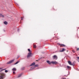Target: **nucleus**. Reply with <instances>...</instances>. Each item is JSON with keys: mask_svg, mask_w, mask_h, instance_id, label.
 <instances>
[{"mask_svg": "<svg viewBox=\"0 0 79 79\" xmlns=\"http://www.w3.org/2000/svg\"><path fill=\"white\" fill-rule=\"evenodd\" d=\"M53 58H54V59H55L56 60H57V59H58V57L56 55H54L53 57Z\"/></svg>", "mask_w": 79, "mask_h": 79, "instance_id": "obj_4", "label": "nucleus"}, {"mask_svg": "<svg viewBox=\"0 0 79 79\" xmlns=\"http://www.w3.org/2000/svg\"><path fill=\"white\" fill-rule=\"evenodd\" d=\"M47 62L49 64H51V63H52V62H50L49 60H47Z\"/></svg>", "mask_w": 79, "mask_h": 79, "instance_id": "obj_5", "label": "nucleus"}, {"mask_svg": "<svg viewBox=\"0 0 79 79\" xmlns=\"http://www.w3.org/2000/svg\"><path fill=\"white\" fill-rule=\"evenodd\" d=\"M79 50V48H77V51H78V50Z\"/></svg>", "mask_w": 79, "mask_h": 79, "instance_id": "obj_26", "label": "nucleus"}, {"mask_svg": "<svg viewBox=\"0 0 79 79\" xmlns=\"http://www.w3.org/2000/svg\"><path fill=\"white\" fill-rule=\"evenodd\" d=\"M18 63H19V61L15 63L14 64H18Z\"/></svg>", "mask_w": 79, "mask_h": 79, "instance_id": "obj_18", "label": "nucleus"}, {"mask_svg": "<svg viewBox=\"0 0 79 79\" xmlns=\"http://www.w3.org/2000/svg\"><path fill=\"white\" fill-rule=\"evenodd\" d=\"M31 69H32V68H31Z\"/></svg>", "mask_w": 79, "mask_h": 79, "instance_id": "obj_32", "label": "nucleus"}, {"mask_svg": "<svg viewBox=\"0 0 79 79\" xmlns=\"http://www.w3.org/2000/svg\"><path fill=\"white\" fill-rule=\"evenodd\" d=\"M7 72H8V70H5V73H7Z\"/></svg>", "mask_w": 79, "mask_h": 79, "instance_id": "obj_21", "label": "nucleus"}, {"mask_svg": "<svg viewBox=\"0 0 79 79\" xmlns=\"http://www.w3.org/2000/svg\"><path fill=\"white\" fill-rule=\"evenodd\" d=\"M23 18L22 17L21 19V20H23Z\"/></svg>", "mask_w": 79, "mask_h": 79, "instance_id": "obj_23", "label": "nucleus"}, {"mask_svg": "<svg viewBox=\"0 0 79 79\" xmlns=\"http://www.w3.org/2000/svg\"><path fill=\"white\" fill-rule=\"evenodd\" d=\"M28 51L29 52H31V53H32V51H31V49H28Z\"/></svg>", "mask_w": 79, "mask_h": 79, "instance_id": "obj_12", "label": "nucleus"}, {"mask_svg": "<svg viewBox=\"0 0 79 79\" xmlns=\"http://www.w3.org/2000/svg\"><path fill=\"white\" fill-rule=\"evenodd\" d=\"M2 17V16L0 15V17Z\"/></svg>", "mask_w": 79, "mask_h": 79, "instance_id": "obj_31", "label": "nucleus"}, {"mask_svg": "<svg viewBox=\"0 0 79 79\" xmlns=\"http://www.w3.org/2000/svg\"><path fill=\"white\" fill-rule=\"evenodd\" d=\"M24 68H23L22 70H24Z\"/></svg>", "mask_w": 79, "mask_h": 79, "instance_id": "obj_25", "label": "nucleus"}, {"mask_svg": "<svg viewBox=\"0 0 79 79\" xmlns=\"http://www.w3.org/2000/svg\"><path fill=\"white\" fill-rule=\"evenodd\" d=\"M51 63L53 64H58V62L56 61H52Z\"/></svg>", "mask_w": 79, "mask_h": 79, "instance_id": "obj_3", "label": "nucleus"}, {"mask_svg": "<svg viewBox=\"0 0 79 79\" xmlns=\"http://www.w3.org/2000/svg\"><path fill=\"white\" fill-rule=\"evenodd\" d=\"M2 69V68H0V69Z\"/></svg>", "mask_w": 79, "mask_h": 79, "instance_id": "obj_28", "label": "nucleus"}, {"mask_svg": "<svg viewBox=\"0 0 79 79\" xmlns=\"http://www.w3.org/2000/svg\"><path fill=\"white\" fill-rule=\"evenodd\" d=\"M5 74L3 73H0V79H4V76H5Z\"/></svg>", "mask_w": 79, "mask_h": 79, "instance_id": "obj_1", "label": "nucleus"}, {"mask_svg": "<svg viewBox=\"0 0 79 79\" xmlns=\"http://www.w3.org/2000/svg\"><path fill=\"white\" fill-rule=\"evenodd\" d=\"M5 69H4L1 70V71H3L4 70H5Z\"/></svg>", "mask_w": 79, "mask_h": 79, "instance_id": "obj_22", "label": "nucleus"}, {"mask_svg": "<svg viewBox=\"0 0 79 79\" xmlns=\"http://www.w3.org/2000/svg\"><path fill=\"white\" fill-rule=\"evenodd\" d=\"M19 58V56H18L17 57V58Z\"/></svg>", "mask_w": 79, "mask_h": 79, "instance_id": "obj_24", "label": "nucleus"}, {"mask_svg": "<svg viewBox=\"0 0 79 79\" xmlns=\"http://www.w3.org/2000/svg\"><path fill=\"white\" fill-rule=\"evenodd\" d=\"M64 51H65V49L62 48V50L60 51V52H64Z\"/></svg>", "mask_w": 79, "mask_h": 79, "instance_id": "obj_6", "label": "nucleus"}, {"mask_svg": "<svg viewBox=\"0 0 79 79\" xmlns=\"http://www.w3.org/2000/svg\"><path fill=\"white\" fill-rule=\"evenodd\" d=\"M4 24H6V25L7 24H8V22H7L6 21H5L4 22Z\"/></svg>", "mask_w": 79, "mask_h": 79, "instance_id": "obj_10", "label": "nucleus"}, {"mask_svg": "<svg viewBox=\"0 0 79 79\" xmlns=\"http://www.w3.org/2000/svg\"><path fill=\"white\" fill-rule=\"evenodd\" d=\"M35 62H34L30 65V66H32L35 65Z\"/></svg>", "mask_w": 79, "mask_h": 79, "instance_id": "obj_7", "label": "nucleus"}, {"mask_svg": "<svg viewBox=\"0 0 79 79\" xmlns=\"http://www.w3.org/2000/svg\"><path fill=\"white\" fill-rule=\"evenodd\" d=\"M11 63H12L11 62V61H9L8 62H7V64H11Z\"/></svg>", "mask_w": 79, "mask_h": 79, "instance_id": "obj_11", "label": "nucleus"}, {"mask_svg": "<svg viewBox=\"0 0 79 79\" xmlns=\"http://www.w3.org/2000/svg\"><path fill=\"white\" fill-rule=\"evenodd\" d=\"M38 67V64H36L34 65V67Z\"/></svg>", "mask_w": 79, "mask_h": 79, "instance_id": "obj_19", "label": "nucleus"}, {"mask_svg": "<svg viewBox=\"0 0 79 79\" xmlns=\"http://www.w3.org/2000/svg\"><path fill=\"white\" fill-rule=\"evenodd\" d=\"M14 61H15V59H13L12 60H11L10 61L11 62V63H13L14 62Z\"/></svg>", "mask_w": 79, "mask_h": 79, "instance_id": "obj_13", "label": "nucleus"}, {"mask_svg": "<svg viewBox=\"0 0 79 79\" xmlns=\"http://www.w3.org/2000/svg\"><path fill=\"white\" fill-rule=\"evenodd\" d=\"M32 54L31 52H29L28 53V55L27 56V58H29V57H31V56Z\"/></svg>", "mask_w": 79, "mask_h": 79, "instance_id": "obj_2", "label": "nucleus"}, {"mask_svg": "<svg viewBox=\"0 0 79 79\" xmlns=\"http://www.w3.org/2000/svg\"><path fill=\"white\" fill-rule=\"evenodd\" d=\"M0 16H1V17H2V18L4 17V15H2L1 14H0Z\"/></svg>", "mask_w": 79, "mask_h": 79, "instance_id": "obj_16", "label": "nucleus"}, {"mask_svg": "<svg viewBox=\"0 0 79 79\" xmlns=\"http://www.w3.org/2000/svg\"><path fill=\"white\" fill-rule=\"evenodd\" d=\"M59 45H61V46H63V47H64V46H65V45H64V44H59Z\"/></svg>", "mask_w": 79, "mask_h": 79, "instance_id": "obj_14", "label": "nucleus"}, {"mask_svg": "<svg viewBox=\"0 0 79 79\" xmlns=\"http://www.w3.org/2000/svg\"><path fill=\"white\" fill-rule=\"evenodd\" d=\"M68 63L70 65H72V63H71V62L70 61H68Z\"/></svg>", "mask_w": 79, "mask_h": 79, "instance_id": "obj_8", "label": "nucleus"}, {"mask_svg": "<svg viewBox=\"0 0 79 79\" xmlns=\"http://www.w3.org/2000/svg\"><path fill=\"white\" fill-rule=\"evenodd\" d=\"M2 71H1V70H0V72H1Z\"/></svg>", "mask_w": 79, "mask_h": 79, "instance_id": "obj_30", "label": "nucleus"}, {"mask_svg": "<svg viewBox=\"0 0 79 79\" xmlns=\"http://www.w3.org/2000/svg\"><path fill=\"white\" fill-rule=\"evenodd\" d=\"M16 70V68H14L12 69V71H15Z\"/></svg>", "mask_w": 79, "mask_h": 79, "instance_id": "obj_17", "label": "nucleus"}, {"mask_svg": "<svg viewBox=\"0 0 79 79\" xmlns=\"http://www.w3.org/2000/svg\"><path fill=\"white\" fill-rule=\"evenodd\" d=\"M13 74H15V72H13Z\"/></svg>", "mask_w": 79, "mask_h": 79, "instance_id": "obj_27", "label": "nucleus"}, {"mask_svg": "<svg viewBox=\"0 0 79 79\" xmlns=\"http://www.w3.org/2000/svg\"><path fill=\"white\" fill-rule=\"evenodd\" d=\"M19 30V29H18V31Z\"/></svg>", "mask_w": 79, "mask_h": 79, "instance_id": "obj_29", "label": "nucleus"}, {"mask_svg": "<svg viewBox=\"0 0 79 79\" xmlns=\"http://www.w3.org/2000/svg\"><path fill=\"white\" fill-rule=\"evenodd\" d=\"M22 76V73L19 74L18 76V77H20Z\"/></svg>", "mask_w": 79, "mask_h": 79, "instance_id": "obj_9", "label": "nucleus"}, {"mask_svg": "<svg viewBox=\"0 0 79 79\" xmlns=\"http://www.w3.org/2000/svg\"><path fill=\"white\" fill-rule=\"evenodd\" d=\"M67 67L68 69H70V68H71V67L70 66H67Z\"/></svg>", "mask_w": 79, "mask_h": 79, "instance_id": "obj_15", "label": "nucleus"}, {"mask_svg": "<svg viewBox=\"0 0 79 79\" xmlns=\"http://www.w3.org/2000/svg\"><path fill=\"white\" fill-rule=\"evenodd\" d=\"M33 47L34 48H36V46L35 45H33Z\"/></svg>", "mask_w": 79, "mask_h": 79, "instance_id": "obj_20", "label": "nucleus"}]
</instances>
